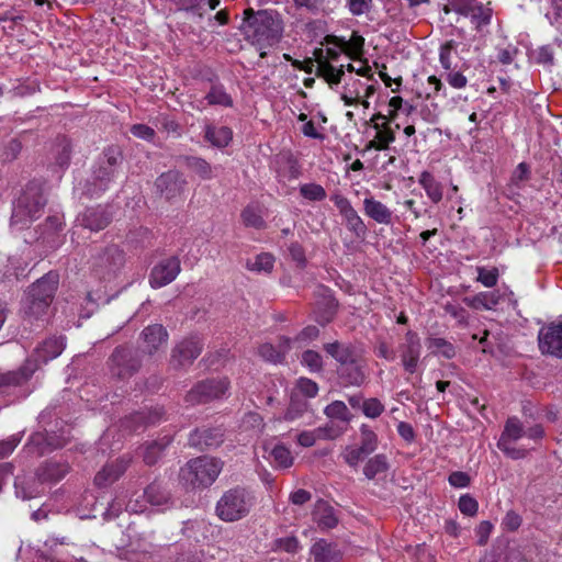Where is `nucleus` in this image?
Listing matches in <instances>:
<instances>
[{"label": "nucleus", "mask_w": 562, "mask_h": 562, "mask_svg": "<svg viewBox=\"0 0 562 562\" xmlns=\"http://www.w3.org/2000/svg\"><path fill=\"white\" fill-rule=\"evenodd\" d=\"M131 463L130 457H122L116 461L106 464L94 476V483L99 487L114 483L126 471Z\"/></svg>", "instance_id": "obj_16"}, {"label": "nucleus", "mask_w": 562, "mask_h": 562, "mask_svg": "<svg viewBox=\"0 0 562 562\" xmlns=\"http://www.w3.org/2000/svg\"><path fill=\"white\" fill-rule=\"evenodd\" d=\"M202 348V341L196 336L183 339L172 350V364L177 367L191 364L200 356Z\"/></svg>", "instance_id": "obj_13"}, {"label": "nucleus", "mask_w": 562, "mask_h": 562, "mask_svg": "<svg viewBox=\"0 0 562 562\" xmlns=\"http://www.w3.org/2000/svg\"><path fill=\"white\" fill-rule=\"evenodd\" d=\"M223 468L221 460L211 457H200L190 460L181 469V480L191 488H201L212 485Z\"/></svg>", "instance_id": "obj_5"}, {"label": "nucleus", "mask_w": 562, "mask_h": 562, "mask_svg": "<svg viewBox=\"0 0 562 562\" xmlns=\"http://www.w3.org/2000/svg\"><path fill=\"white\" fill-rule=\"evenodd\" d=\"M240 30L245 38L260 50V57H265L267 55L265 49L279 43L283 25L280 15L273 11L255 12L252 9H247Z\"/></svg>", "instance_id": "obj_1"}, {"label": "nucleus", "mask_w": 562, "mask_h": 562, "mask_svg": "<svg viewBox=\"0 0 562 562\" xmlns=\"http://www.w3.org/2000/svg\"><path fill=\"white\" fill-rule=\"evenodd\" d=\"M362 413L368 418H378L384 412V405L376 397L367 398L361 405Z\"/></svg>", "instance_id": "obj_56"}, {"label": "nucleus", "mask_w": 562, "mask_h": 562, "mask_svg": "<svg viewBox=\"0 0 562 562\" xmlns=\"http://www.w3.org/2000/svg\"><path fill=\"white\" fill-rule=\"evenodd\" d=\"M325 43L327 45L342 47L344 54L356 60L359 59L363 53L364 38L357 32H353L349 40L340 36L327 35L325 37Z\"/></svg>", "instance_id": "obj_18"}, {"label": "nucleus", "mask_w": 562, "mask_h": 562, "mask_svg": "<svg viewBox=\"0 0 562 562\" xmlns=\"http://www.w3.org/2000/svg\"><path fill=\"white\" fill-rule=\"evenodd\" d=\"M289 255L291 259L300 267L304 268L306 266V257L305 250L301 244L297 241H293L288 247Z\"/></svg>", "instance_id": "obj_63"}, {"label": "nucleus", "mask_w": 562, "mask_h": 562, "mask_svg": "<svg viewBox=\"0 0 562 562\" xmlns=\"http://www.w3.org/2000/svg\"><path fill=\"white\" fill-rule=\"evenodd\" d=\"M170 442L171 438L168 436H164L161 439L146 445L143 452L145 463L149 465L155 464L160 459L164 450Z\"/></svg>", "instance_id": "obj_43"}, {"label": "nucleus", "mask_w": 562, "mask_h": 562, "mask_svg": "<svg viewBox=\"0 0 562 562\" xmlns=\"http://www.w3.org/2000/svg\"><path fill=\"white\" fill-rule=\"evenodd\" d=\"M476 281L485 288H493L497 284L499 272L497 268L487 269L485 267H476Z\"/></svg>", "instance_id": "obj_54"}, {"label": "nucleus", "mask_w": 562, "mask_h": 562, "mask_svg": "<svg viewBox=\"0 0 562 562\" xmlns=\"http://www.w3.org/2000/svg\"><path fill=\"white\" fill-rule=\"evenodd\" d=\"M378 447V436L368 426H361V445L360 449L366 453H372Z\"/></svg>", "instance_id": "obj_53"}, {"label": "nucleus", "mask_w": 562, "mask_h": 562, "mask_svg": "<svg viewBox=\"0 0 562 562\" xmlns=\"http://www.w3.org/2000/svg\"><path fill=\"white\" fill-rule=\"evenodd\" d=\"M57 276L48 273L32 284L23 300V313L29 319L46 315L57 289Z\"/></svg>", "instance_id": "obj_4"}, {"label": "nucleus", "mask_w": 562, "mask_h": 562, "mask_svg": "<svg viewBox=\"0 0 562 562\" xmlns=\"http://www.w3.org/2000/svg\"><path fill=\"white\" fill-rule=\"evenodd\" d=\"M311 554L314 562H338L340 559L339 551L333 544L325 540H319L311 548Z\"/></svg>", "instance_id": "obj_35"}, {"label": "nucleus", "mask_w": 562, "mask_h": 562, "mask_svg": "<svg viewBox=\"0 0 562 562\" xmlns=\"http://www.w3.org/2000/svg\"><path fill=\"white\" fill-rule=\"evenodd\" d=\"M252 497L241 487L232 488L223 494L216 504V514L224 521H236L248 515Z\"/></svg>", "instance_id": "obj_6"}, {"label": "nucleus", "mask_w": 562, "mask_h": 562, "mask_svg": "<svg viewBox=\"0 0 562 562\" xmlns=\"http://www.w3.org/2000/svg\"><path fill=\"white\" fill-rule=\"evenodd\" d=\"M428 87L430 91L427 92V98H437V97H446L447 89L442 83L441 79L437 76H429L427 79Z\"/></svg>", "instance_id": "obj_64"}, {"label": "nucleus", "mask_w": 562, "mask_h": 562, "mask_svg": "<svg viewBox=\"0 0 562 562\" xmlns=\"http://www.w3.org/2000/svg\"><path fill=\"white\" fill-rule=\"evenodd\" d=\"M110 215L103 207L87 209L78 218L77 222L85 228L92 232H98L108 226L110 223Z\"/></svg>", "instance_id": "obj_22"}, {"label": "nucleus", "mask_w": 562, "mask_h": 562, "mask_svg": "<svg viewBox=\"0 0 562 562\" xmlns=\"http://www.w3.org/2000/svg\"><path fill=\"white\" fill-rule=\"evenodd\" d=\"M456 45L453 41L446 42L439 49V63L446 71L453 69V57L456 55Z\"/></svg>", "instance_id": "obj_51"}, {"label": "nucleus", "mask_w": 562, "mask_h": 562, "mask_svg": "<svg viewBox=\"0 0 562 562\" xmlns=\"http://www.w3.org/2000/svg\"><path fill=\"white\" fill-rule=\"evenodd\" d=\"M165 412L162 407H155L148 412H138L130 417L125 423H133V430H137L139 425H154L162 419Z\"/></svg>", "instance_id": "obj_41"}, {"label": "nucleus", "mask_w": 562, "mask_h": 562, "mask_svg": "<svg viewBox=\"0 0 562 562\" xmlns=\"http://www.w3.org/2000/svg\"><path fill=\"white\" fill-rule=\"evenodd\" d=\"M514 302V292L506 285L493 290L480 292L473 296L463 299V302L473 310L492 311L503 302Z\"/></svg>", "instance_id": "obj_10"}, {"label": "nucleus", "mask_w": 562, "mask_h": 562, "mask_svg": "<svg viewBox=\"0 0 562 562\" xmlns=\"http://www.w3.org/2000/svg\"><path fill=\"white\" fill-rule=\"evenodd\" d=\"M144 350L149 355L165 347L168 340V333L162 325L147 326L142 333Z\"/></svg>", "instance_id": "obj_21"}, {"label": "nucleus", "mask_w": 562, "mask_h": 562, "mask_svg": "<svg viewBox=\"0 0 562 562\" xmlns=\"http://www.w3.org/2000/svg\"><path fill=\"white\" fill-rule=\"evenodd\" d=\"M338 374L344 383L348 385H360L366 379L362 368L356 359L342 367H339Z\"/></svg>", "instance_id": "obj_36"}, {"label": "nucleus", "mask_w": 562, "mask_h": 562, "mask_svg": "<svg viewBox=\"0 0 562 562\" xmlns=\"http://www.w3.org/2000/svg\"><path fill=\"white\" fill-rule=\"evenodd\" d=\"M418 183L425 190L427 196L434 202L438 203L442 199V187L428 171H423L419 176Z\"/></svg>", "instance_id": "obj_39"}, {"label": "nucleus", "mask_w": 562, "mask_h": 562, "mask_svg": "<svg viewBox=\"0 0 562 562\" xmlns=\"http://www.w3.org/2000/svg\"><path fill=\"white\" fill-rule=\"evenodd\" d=\"M290 339L282 338L280 339L278 346H273L272 344L266 342L262 344L258 348L259 356L270 362L277 363L281 362L284 358V355L290 349Z\"/></svg>", "instance_id": "obj_31"}, {"label": "nucleus", "mask_w": 562, "mask_h": 562, "mask_svg": "<svg viewBox=\"0 0 562 562\" xmlns=\"http://www.w3.org/2000/svg\"><path fill=\"white\" fill-rule=\"evenodd\" d=\"M330 200L344 218L345 223L359 215L355 207L351 205V202L345 195L335 193L330 196Z\"/></svg>", "instance_id": "obj_49"}, {"label": "nucleus", "mask_w": 562, "mask_h": 562, "mask_svg": "<svg viewBox=\"0 0 562 562\" xmlns=\"http://www.w3.org/2000/svg\"><path fill=\"white\" fill-rule=\"evenodd\" d=\"M448 85L454 89H463L468 85V79L463 72L456 70L454 68L442 74Z\"/></svg>", "instance_id": "obj_59"}, {"label": "nucleus", "mask_w": 562, "mask_h": 562, "mask_svg": "<svg viewBox=\"0 0 562 562\" xmlns=\"http://www.w3.org/2000/svg\"><path fill=\"white\" fill-rule=\"evenodd\" d=\"M278 176L284 180L297 179L301 175L299 161L290 153L280 154L277 158Z\"/></svg>", "instance_id": "obj_28"}, {"label": "nucleus", "mask_w": 562, "mask_h": 562, "mask_svg": "<svg viewBox=\"0 0 562 562\" xmlns=\"http://www.w3.org/2000/svg\"><path fill=\"white\" fill-rule=\"evenodd\" d=\"M112 362L119 368L120 376L131 374L138 368V362L132 359V352L126 348H116L112 355Z\"/></svg>", "instance_id": "obj_32"}, {"label": "nucleus", "mask_w": 562, "mask_h": 562, "mask_svg": "<svg viewBox=\"0 0 562 562\" xmlns=\"http://www.w3.org/2000/svg\"><path fill=\"white\" fill-rule=\"evenodd\" d=\"M300 194L311 202H322L326 199V190L318 183L310 182L300 186Z\"/></svg>", "instance_id": "obj_48"}, {"label": "nucleus", "mask_w": 562, "mask_h": 562, "mask_svg": "<svg viewBox=\"0 0 562 562\" xmlns=\"http://www.w3.org/2000/svg\"><path fill=\"white\" fill-rule=\"evenodd\" d=\"M274 544L277 549L288 553H296L301 549L300 542L294 536L279 538L276 540Z\"/></svg>", "instance_id": "obj_62"}, {"label": "nucleus", "mask_w": 562, "mask_h": 562, "mask_svg": "<svg viewBox=\"0 0 562 562\" xmlns=\"http://www.w3.org/2000/svg\"><path fill=\"white\" fill-rule=\"evenodd\" d=\"M187 181L181 172L169 170L160 175L155 182L157 191L167 200L180 196L184 190Z\"/></svg>", "instance_id": "obj_14"}, {"label": "nucleus", "mask_w": 562, "mask_h": 562, "mask_svg": "<svg viewBox=\"0 0 562 562\" xmlns=\"http://www.w3.org/2000/svg\"><path fill=\"white\" fill-rule=\"evenodd\" d=\"M364 456L367 454L359 447L353 446H347L341 453L345 462L352 468L357 467Z\"/></svg>", "instance_id": "obj_60"}, {"label": "nucleus", "mask_w": 562, "mask_h": 562, "mask_svg": "<svg viewBox=\"0 0 562 562\" xmlns=\"http://www.w3.org/2000/svg\"><path fill=\"white\" fill-rule=\"evenodd\" d=\"M223 437L221 428L196 429L190 435L189 442L200 449L216 448L223 442Z\"/></svg>", "instance_id": "obj_20"}, {"label": "nucleus", "mask_w": 562, "mask_h": 562, "mask_svg": "<svg viewBox=\"0 0 562 562\" xmlns=\"http://www.w3.org/2000/svg\"><path fill=\"white\" fill-rule=\"evenodd\" d=\"M265 451L268 453V460L276 468L288 469L293 464L294 459L290 449L281 442L266 443Z\"/></svg>", "instance_id": "obj_26"}, {"label": "nucleus", "mask_w": 562, "mask_h": 562, "mask_svg": "<svg viewBox=\"0 0 562 562\" xmlns=\"http://www.w3.org/2000/svg\"><path fill=\"white\" fill-rule=\"evenodd\" d=\"M544 436V430L540 424L530 423L529 420L521 422L517 417L507 419L504 431L498 440V448L513 459L524 458L529 449L532 447L522 446L516 447V442L520 439L531 440L537 442Z\"/></svg>", "instance_id": "obj_2"}, {"label": "nucleus", "mask_w": 562, "mask_h": 562, "mask_svg": "<svg viewBox=\"0 0 562 562\" xmlns=\"http://www.w3.org/2000/svg\"><path fill=\"white\" fill-rule=\"evenodd\" d=\"M181 271L178 257H170L159 261L151 270L149 283L153 288H162L171 283Z\"/></svg>", "instance_id": "obj_12"}, {"label": "nucleus", "mask_w": 562, "mask_h": 562, "mask_svg": "<svg viewBox=\"0 0 562 562\" xmlns=\"http://www.w3.org/2000/svg\"><path fill=\"white\" fill-rule=\"evenodd\" d=\"M186 166L202 180H211L214 177L213 167L201 157H187Z\"/></svg>", "instance_id": "obj_44"}, {"label": "nucleus", "mask_w": 562, "mask_h": 562, "mask_svg": "<svg viewBox=\"0 0 562 562\" xmlns=\"http://www.w3.org/2000/svg\"><path fill=\"white\" fill-rule=\"evenodd\" d=\"M459 509L467 516H475L479 509V504L475 498L465 494L459 498Z\"/></svg>", "instance_id": "obj_61"}, {"label": "nucleus", "mask_w": 562, "mask_h": 562, "mask_svg": "<svg viewBox=\"0 0 562 562\" xmlns=\"http://www.w3.org/2000/svg\"><path fill=\"white\" fill-rule=\"evenodd\" d=\"M479 11L482 13V5H479L473 0H448V3L443 7L446 14L456 12L458 14L469 16L474 15Z\"/></svg>", "instance_id": "obj_40"}, {"label": "nucleus", "mask_w": 562, "mask_h": 562, "mask_svg": "<svg viewBox=\"0 0 562 562\" xmlns=\"http://www.w3.org/2000/svg\"><path fill=\"white\" fill-rule=\"evenodd\" d=\"M116 158L111 157L108 159V166L100 168L95 173V181L98 183H94V186H98V190H89L90 195L97 194L99 191H104L109 184L110 181L113 180L115 177V165Z\"/></svg>", "instance_id": "obj_42"}, {"label": "nucleus", "mask_w": 562, "mask_h": 562, "mask_svg": "<svg viewBox=\"0 0 562 562\" xmlns=\"http://www.w3.org/2000/svg\"><path fill=\"white\" fill-rule=\"evenodd\" d=\"M325 414L329 418H336L342 422H348L350 419V412L346 404L341 401H335L327 405L325 408Z\"/></svg>", "instance_id": "obj_55"}, {"label": "nucleus", "mask_w": 562, "mask_h": 562, "mask_svg": "<svg viewBox=\"0 0 562 562\" xmlns=\"http://www.w3.org/2000/svg\"><path fill=\"white\" fill-rule=\"evenodd\" d=\"M65 346L66 342L63 336L50 337L43 341V344L36 348V358L42 362H47L52 359L57 358L65 349Z\"/></svg>", "instance_id": "obj_27"}, {"label": "nucleus", "mask_w": 562, "mask_h": 562, "mask_svg": "<svg viewBox=\"0 0 562 562\" xmlns=\"http://www.w3.org/2000/svg\"><path fill=\"white\" fill-rule=\"evenodd\" d=\"M45 204L46 200L43 195L42 184L37 181H31L13 205L11 226L20 229L38 218Z\"/></svg>", "instance_id": "obj_3"}, {"label": "nucleus", "mask_w": 562, "mask_h": 562, "mask_svg": "<svg viewBox=\"0 0 562 562\" xmlns=\"http://www.w3.org/2000/svg\"><path fill=\"white\" fill-rule=\"evenodd\" d=\"M387 470V458L384 454H375L367 461L363 468V474L367 479L372 480L376 475L385 473Z\"/></svg>", "instance_id": "obj_45"}, {"label": "nucleus", "mask_w": 562, "mask_h": 562, "mask_svg": "<svg viewBox=\"0 0 562 562\" xmlns=\"http://www.w3.org/2000/svg\"><path fill=\"white\" fill-rule=\"evenodd\" d=\"M295 391L305 397L313 398L318 393V385L311 379L300 378L295 384Z\"/></svg>", "instance_id": "obj_58"}, {"label": "nucleus", "mask_w": 562, "mask_h": 562, "mask_svg": "<svg viewBox=\"0 0 562 562\" xmlns=\"http://www.w3.org/2000/svg\"><path fill=\"white\" fill-rule=\"evenodd\" d=\"M325 351L331 356L337 362H339V367H342L353 359H356L355 351L351 346L340 344L338 341L326 344L324 346Z\"/></svg>", "instance_id": "obj_37"}, {"label": "nucleus", "mask_w": 562, "mask_h": 562, "mask_svg": "<svg viewBox=\"0 0 562 562\" xmlns=\"http://www.w3.org/2000/svg\"><path fill=\"white\" fill-rule=\"evenodd\" d=\"M35 369L36 366H31V363L27 362L23 368L16 371L0 374V394L13 393L15 389L29 381Z\"/></svg>", "instance_id": "obj_15"}, {"label": "nucleus", "mask_w": 562, "mask_h": 562, "mask_svg": "<svg viewBox=\"0 0 562 562\" xmlns=\"http://www.w3.org/2000/svg\"><path fill=\"white\" fill-rule=\"evenodd\" d=\"M344 53L342 47L327 45L326 49H316L314 55L317 63V75L323 77L330 86L338 85L344 78V65L335 67L331 61L338 59Z\"/></svg>", "instance_id": "obj_8"}, {"label": "nucleus", "mask_w": 562, "mask_h": 562, "mask_svg": "<svg viewBox=\"0 0 562 562\" xmlns=\"http://www.w3.org/2000/svg\"><path fill=\"white\" fill-rule=\"evenodd\" d=\"M426 344L427 348L434 355H439L447 359H451L456 355L452 344H450L443 338L431 337L427 340Z\"/></svg>", "instance_id": "obj_47"}, {"label": "nucleus", "mask_w": 562, "mask_h": 562, "mask_svg": "<svg viewBox=\"0 0 562 562\" xmlns=\"http://www.w3.org/2000/svg\"><path fill=\"white\" fill-rule=\"evenodd\" d=\"M420 356V339L414 331H408L405 336V344L402 350V363L404 369L414 373L417 369Z\"/></svg>", "instance_id": "obj_17"}, {"label": "nucleus", "mask_w": 562, "mask_h": 562, "mask_svg": "<svg viewBox=\"0 0 562 562\" xmlns=\"http://www.w3.org/2000/svg\"><path fill=\"white\" fill-rule=\"evenodd\" d=\"M147 503L157 512H165L173 506L170 494L158 483L154 482L144 490Z\"/></svg>", "instance_id": "obj_23"}, {"label": "nucleus", "mask_w": 562, "mask_h": 562, "mask_svg": "<svg viewBox=\"0 0 562 562\" xmlns=\"http://www.w3.org/2000/svg\"><path fill=\"white\" fill-rule=\"evenodd\" d=\"M229 389L226 378L207 379L196 383L186 395V402L190 405L207 403L225 396Z\"/></svg>", "instance_id": "obj_7"}, {"label": "nucleus", "mask_w": 562, "mask_h": 562, "mask_svg": "<svg viewBox=\"0 0 562 562\" xmlns=\"http://www.w3.org/2000/svg\"><path fill=\"white\" fill-rule=\"evenodd\" d=\"M204 136L213 146L224 148L232 142L233 131L227 126L207 125Z\"/></svg>", "instance_id": "obj_34"}, {"label": "nucleus", "mask_w": 562, "mask_h": 562, "mask_svg": "<svg viewBox=\"0 0 562 562\" xmlns=\"http://www.w3.org/2000/svg\"><path fill=\"white\" fill-rule=\"evenodd\" d=\"M539 349L543 355L562 358V323L542 327L538 335Z\"/></svg>", "instance_id": "obj_11"}, {"label": "nucleus", "mask_w": 562, "mask_h": 562, "mask_svg": "<svg viewBox=\"0 0 562 562\" xmlns=\"http://www.w3.org/2000/svg\"><path fill=\"white\" fill-rule=\"evenodd\" d=\"M307 402L297 398L296 392H293L291 395L290 405L284 414L283 419L288 422H293L301 417L304 412L307 411Z\"/></svg>", "instance_id": "obj_50"}, {"label": "nucleus", "mask_w": 562, "mask_h": 562, "mask_svg": "<svg viewBox=\"0 0 562 562\" xmlns=\"http://www.w3.org/2000/svg\"><path fill=\"white\" fill-rule=\"evenodd\" d=\"M363 213L378 224L391 225L393 222L392 210L372 195L363 199Z\"/></svg>", "instance_id": "obj_19"}, {"label": "nucleus", "mask_w": 562, "mask_h": 562, "mask_svg": "<svg viewBox=\"0 0 562 562\" xmlns=\"http://www.w3.org/2000/svg\"><path fill=\"white\" fill-rule=\"evenodd\" d=\"M241 221L245 226L252 227L256 229H262L266 227L263 220L262 209L258 204H249L241 211Z\"/></svg>", "instance_id": "obj_38"}, {"label": "nucleus", "mask_w": 562, "mask_h": 562, "mask_svg": "<svg viewBox=\"0 0 562 562\" xmlns=\"http://www.w3.org/2000/svg\"><path fill=\"white\" fill-rule=\"evenodd\" d=\"M69 467L63 462L49 461L37 470L38 481L44 483H55L61 480L68 473Z\"/></svg>", "instance_id": "obj_30"}, {"label": "nucleus", "mask_w": 562, "mask_h": 562, "mask_svg": "<svg viewBox=\"0 0 562 562\" xmlns=\"http://www.w3.org/2000/svg\"><path fill=\"white\" fill-rule=\"evenodd\" d=\"M15 494L22 499H31L41 495L44 491L43 482L38 476H18L14 482Z\"/></svg>", "instance_id": "obj_24"}, {"label": "nucleus", "mask_w": 562, "mask_h": 562, "mask_svg": "<svg viewBox=\"0 0 562 562\" xmlns=\"http://www.w3.org/2000/svg\"><path fill=\"white\" fill-rule=\"evenodd\" d=\"M337 302L327 289L323 290L322 300L316 303L315 321L321 325L328 324L337 311Z\"/></svg>", "instance_id": "obj_25"}, {"label": "nucleus", "mask_w": 562, "mask_h": 562, "mask_svg": "<svg viewBox=\"0 0 562 562\" xmlns=\"http://www.w3.org/2000/svg\"><path fill=\"white\" fill-rule=\"evenodd\" d=\"M274 266V257L271 254L262 252L259 254L254 262L248 263V268L257 272L269 273L272 271Z\"/></svg>", "instance_id": "obj_52"}, {"label": "nucleus", "mask_w": 562, "mask_h": 562, "mask_svg": "<svg viewBox=\"0 0 562 562\" xmlns=\"http://www.w3.org/2000/svg\"><path fill=\"white\" fill-rule=\"evenodd\" d=\"M209 105H221L229 108L233 105L232 97L226 92L223 86L214 85L205 95Z\"/></svg>", "instance_id": "obj_46"}, {"label": "nucleus", "mask_w": 562, "mask_h": 562, "mask_svg": "<svg viewBox=\"0 0 562 562\" xmlns=\"http://www.w3.org/2000/svg\"><path fill=\"white\" fill-rule=\"evenodd\" d=\"M301 362L311 372H318L323 368V358L318 352L314 350L304 351L302 355Z\"/></svg>", "instance_id": "obj_57"}, {"label": "nucleus", "mask_w": 562, "mask_h": 562, "mask_svg": "<svg viewBox=\"0 0 562 562\" xmlns=\"http://www.w3.org/2000/svg\"><path fill=\"white\" fill-rule=\"evenodd\" d=\"M313 519L319 528L330 529L337 525L334 509L324 501L316 502L313 510Z\"/></svg>", "instance_id": "obj_33"}, {"label": "nucleus", "mask_w": 562, "mask_h": 562, "mask_svg": "<svg viewBox=\"0 0 562 562\" xmlns=\"http://www.w3.org/2000/svg\"><path fill=\"white\" fill-rule=\"evenodd\" d=\"M124 254L116 246L108 247L92 263L93 274L103 281L112 280L124 265Z\"/></svg>", "instance_id": "obj_9"}, {"label": "nucleus", "mask_w": 562, "mask_h": 562, "mask_svg": "<svg viewBox=\"0 0 562 562\" xmlns=\"http://www.w3.org/2000/svg\"><path fill=\"white\" fill-rule=\"evenodd\" d=\"M373 128L375 131V135L368 143L367 148L375 149L379 151L387 149L390 144H392L395 140V133L392 130L391 125L386 124L385 122H382L381 125H374Z\"/></svg>", "instance_id": "obj_29"}]
</instances>
